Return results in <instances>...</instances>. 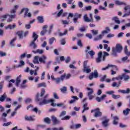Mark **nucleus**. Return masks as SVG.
I'll return each instance as SVG.
<instances>
[{
    "instance_id": "1",
    "label": "nucleus",
    "mask_w": 130,
    "mask_h": 130,
    "mask_svg": "<svg viewBox=\"0 0 130 130\" xmlns=\"http://www.w3.org/2000/svg\"><path fill=\"white\" fill-rule=\"evenodd\" d=\"M18 7L19 6H18V5H15L14 6V8L10 10V13L11 14H10V15L6 14L5 15H3L2 16L3 21L4 20H6V19H7V17H8V16H9V17H10V18L7 20V22L8 23H11V22H12L13 19H15V18H16V9H18Z\"/></svg>"
},
{
    "instance_id": "2",
    "label": "nucleus",
    "mask_w": 130,
    "mask_h": 130,
    "mask_svg": "<svg viewBox=\"0 0 130 130\" xmlns=\"http://www.w3.org/2000/svg\"><path fill=\"white\" fill-rule=\"evenodd\" d=\"M32 38H33V40L30 42L29 45L31 47H32L34 49H36V48H37V44L35 43V41L38 39V35L36 34V32H33Z\"/></svg>"
},
{
    "instance_id": "3",
    "label": "nucleus",
    "mask_w": 130,
    "mask_h": 130,
    "mask_svg": "<svg viewBox=\"0 0 130 130\" xmlns=\"http://www.w3.org/2000/svg\"><path fill=\"white\" fill-rule=\"evenodd\" d=\"M54 102V100H46V99H43V100L39 103V105L41 106L42 105H46V104H49V103H53Z\"/></svg>"
},
{
    "instance_id": "4",
    "label": "nucleus",
    "mask_w": 130,
    "mask_h": 130,
    "mask_svg": "<svg viewBox=\"0 0 130 130\" xmlns=\"http://www.w3.org/2000/svg\"><path fill=\"white\" fill-rule=\"evenodd\" d=\"M85 52H86V55H88V54H89V55L91 56V57H93L94 55H95V52L92 50H91V47L87 46L85 50Z\"/></svg>"
},
{
    "instance_id": "5",
    "label": "nucleus",
    "mask_w": 130,
    "mask_h": 130,
    "mask_svg": "<svg viewBox=\"0 0 130 130\" xmlns=\"http://www.w3.org/2000/svg\"><path fill=\"white\" fill-rule=\"evenodd\" d=\"M87 90H88L87 92V96L88 97L89 100H92L95 96L93 95V93H94V90L88 87L87 88Z\"/></svg>"
},
{
    "instance_id": "6",
    "label": "nucleus",
    "mask_w": 130,
    "mask_h": 130,
    "mask_svg": "<svg viewBox=\"0 0 130 130\" xmlns=\"http://www.w3.org/2000/svg\"><path fill=\"white\" fill-rule=\"evenodd\" d=\"M125 14L122 16L123 18L130 16V5H127L124 8Z\"/></svg>"
},
{
    "instance_id": "7",
    "label": "nucleus",
    "mask_w": 130,
    "mask_h": 130,
    "mask_svg": "<svg viewBox=\"0 0 130 130\" xmlns=\"http://www.w3.org/2000/svg\"><path fill=\"white\" fill-rule=\"evenodd\" d=\"M22 13H24V17H32V15L30 13H29V9L28 8H23L21 10L20 14H22Z\"/></svg>"
},
{
    "instance_id": "8",
    "label": "nucleus",
    "mask_w": 130,
    "mask_h": 130,
    "mask_svg": "<svg viewBox=\"0 0 130 130\" xmlns=\"http://www.w3.org/2000/svg\"><path fill=\"white\" fill-rule=\"evenodd\" d=\"M130 77L129 75H126L125 73H123L121 75L120 80H123L125 83H127L129 81Z\"/></svg>"
},
{
    "instance_id": "9",
    "label": "nucleus",
    "mask_w": 130,
    "mask_h": 130,
    "mask_svg": "<svg viewBox=\"0 0 130 130\" xmlns=\"http://www.w3.org/2000/svg\"><path fill=\"white\" fill-rule=\"evenodd\" d=\"M45 94V89H42L41 94H39V93H38L37 94L36 98V101H39V102L41 101V99H40V97H43Z\"/></svg>"
},
{
    "instance_id": "10",
    "label": "nucleus",
    "mask_w": 130,
    "mask_h": 130,
    "mask_svg": "<svg viewBox=\"0 0 130 130\" xmlns=\"http://www.w3.org/2000/svg\"><path fill=\"white\" fill-rule=\"evenodd\" d=\"M98 72L96 70H95L93 72H92L89 76V80H93V78H97L99 77Z\"/></svg>"
},
{
    "instance_id": "11",
    "label": "nucleus",
    "mask_w": 130,
    "mask_h": 130,
    "mask_svg": "<svg viewBox=\"0 0 130 130\" xmlns=\"http://www.w3.org/2000/svg\"><path fill=\"white\" fill-rule=\"evenodd\" d=\"M73 22L75 24L77 23L78 19L82 18V14H79L78 13H75L74 14Z\"/></svg>"
},
{
    "instance_id": "12",
    "label": "nucleus",
    "mask_w": 130,
    "mask_h": 130,
    "mask_svg": "<svg viewBox=\"0 0 130 130\" xmlns=\"http://www.w3.org/2000/svg\"><path fill=\"white\" fill-rule=\"evenodd\" d=\"M111 117L113 118V124L114 125H117L118 124V120H119V117L117 116H115L113 117V114H111Z\"/></svg>"
},
{
    "instance_id": "13",
    "label": "nucleus",
    "mask_w": 130,
    "mask_h": 130,
    "mask_svg": "<svg viewBox=\"0 0 130 130\" xmlns=\"http://www.w3.org/2000/svg\"><path fill=\"white\" fill-rule=\"evenodd\" d=\"M66 78V73H64L63 75L60 76V78H57L55 79V81L56 84H59L60 82H63V80Z\"/></svg>"
},
{
    "instance_id": "14",
    "label": "nucleus",
    "mask_w": 130,
    "mask_h": 130,
    "mask_svg": "<svg viewBox=\"0 0 130 130\" xmlns=\"http://www.w3.org/2000/svg\"><path fill=\"white\" fill-rule=\"evenodd\" d=\"M51 106H53V107H55V106H57V107H62V108H66L67 106L66 105H64V104L61 103L59 104H55L54 102H53L51 104Z\"/></svg>"
},
{
    "instance_id": "15",
    "label": "nucleus",
    "mask_w": 130,
    "mask_h": 130,
    "mask_svg": "<svg viewBox=\"0 0 130 130\" xmlns=\"http://www.w3.org/2000/svg\"><path fill=\"white\" fill-rule=\"evenodd\" d=\"M95 112L94 113V117H100L102 116V112L100 111V109L96 108L95 109Z\"/></svg>"
},
{
    "instance_id": "16",
    "label": "nucleus",
    "mask_w": 130,
    "mask_h": 130,
    "mask_svg": "<svg viewBox=\"0 0 130 130\" xmlns=\"http://www.w3.org/2000/svg\"><path fill=\"white\" fill-rule=\"evenodd\" d=\"M47 57L45 56V55H43L40 57H39V61H40V62H41L42 63H46V59H47Z\"/></svg>"
},
{
    "instance_id": "17",
    "label": "nucleus",
    "mask_w": 130,
    "mask_h": 130,
    "mask_svg": "<svg viewBox=\"0 0 130 130\" xmlns=\"http://www.w3.org/2000/svg\"><path fill=\"white\" fill-rule=\"evenodd\" d=\"M63 13V10L61 9L60 11L59 12H58V13L55 12V13H52V16H54V15H56V17L59 18V17H60L61 16V15H62Z\"/></svg>"
},
{
    "instance_id": "18",
    "label": "nucleus",
    "mask_w": 130,
    "mask_h": 130,
    "mask_svg": "<svg viewBox=\"0 0 130 130\" xmlns=\"http://www.w3.org/2000/svg\"><path fill=\"white\" fill-rule=\"evenodd\" d=\"M112 55H113V56H116V54L117 52L118 53H120V52H119L118 50H117L116 48L115 47H113L112 48Z\"/></svg>"
},
{
    "instance_id": "19",
    "label": "nucleus",
    "mask_w": 130,
    "mask_h": 130,
    "mask_svg": "<svg viewBox=\"0 0 130 130\" xmlns=\"http://www.w3.org/2000/svg\"><path fill=\"white\" fill-rule=\"evenodd\" d=\"M51 118H52V121L53 122V124L54 125L55 124H57L59 123V121L57 120V119L56 118V117L54 116H52Z\"/></svg>"
},
{
    "instance_id": "20",
    "label": "nucleus",
    "mask_w": 130,
    "mask_h": 130,
    "mask_svg": "<svg viewBox=\"0 0 130 130\" xmlns=\"http://www.w3.org/2000/svg\"><path fill=\"white\" fill-rule=\"evenodd\" d=\"M106 94H104L101 97L98 96L96 98L95 100H96L98 102H101V101H103V100L106 98Z\"/></svg>"
},
{
    "instance_id": "21",
    "label": "nucleus",
    "mask_w": 130,
    "mask_h": 130,
    "mask_svg": "<svg viewBox=\"0 0 130 130\" xmlns=\"http://www.w3.org/2000/svg\"><path fill=\"white\" fill-rule=\"evenodd\" d=\"M119 93H122V94H129L130 93V88H127L126 90H118Z\"/></svg>"
},
{
    "instance_id": "22",
    "label": "nucleus",
    "mask_w": 130,
    "mask_h": 130,
    "mask_svg": "<svg viewBox=\"0 0 130 130\" xmlns=\"http://www.w3.org/2000/svg\"><path fill=\"white\" fill-rule=\"evenodd\" d=\"M83 20L86 23H90V22H92V20L88 17V15L87 14L84 15Z\"/></svg>"
},
{
    "instance_id": "23",
    "label": "nucleus",
    "mask_w": 130,
    "mask_h": 130,
    "mask_svg": "<svg viewBox=\"0 0 130 130\" xmlns=\"http://www.w3.org/2000/svg\"><path fill=\"white\" fill-rule=\"evenodd\" d=\"M108 122H109V119H106L102 122V124L104 127H107L108 126Z\"/></svg>"
},
{
    "instance_id": "24",
    "label": "nucleus",
    "mask_w": 130,
    "mask_h": 130,
    "mask_svg": "<svg viewBox=\"0 0 130 130\" xmlns=\"http://www.w3.org/2000/svg\"><path fill=\"white\" fill-rule=\"evenodd\" d=\"M16 28V24L13 23V25L10 24L5 27L6 30H8V29H10V30H12V29H15Z\"/></svg>"
},
{
    "instance_id": "25",
    "label": "nucleus",
    "mask_w": 130,
    "mask_h": 130,
    "mask_svg": "<svg viewBox=\"0 0 130 130\" xmlns=\"http://www.w3.org/2000/svg\"><path fill=\"white\" fill-rule=\"evenodd\" d=\"M101 58H102V52H100L98 54V58H96V62L99 63L101 61Z\"/></svg>"
},
{
    "instance_id": "26",
    "label": "nucleus",
    "mask_w": 130,
    "mask_h": 130,
    "mask_svg": "<svg viewBox=\"0 0 130 130\" xmlns=\"http://www.w3.org/2000/svg\"><path fill=\"white\" fill-rule=\"evenodd\" d=\"M21 78H22V75H19L16 78V86H17V87H18L20 83H21Z\"/></svg>"
},
{
    "instance_id": "27",
    "label": "nucleus",
    "mask_w": 130,
    "mask_h": 130,
    "mask_svg": "<svg viewBox=\"0 0 130 130\" xmlns=\"http://www.w3.org/2000/svg\"><path fill=\"white\" fill-rule=\"evenodd\" d=\"M120 85H121V81H118V84L116 82H114L112 84V87H117V88H118Z\"/></svg>"
},
{
    "instance_id": "28",
    "label": "nucleus",
    "mask_w": 130,
    "mask_h": 130,
    "mask_svg": "<svg viewBox=\"0 0 130 130\" xmlns=\"http://www.w3.org/2000/svg\"><path fill=\"white\" fill-rule=\"evenodd\" d=\"M47 85H46V83L42 82L37 84V88H41L43 87V88H46Z\"/></svg>"
},
{
    "instance_id": "29",
    "label": "nucleus",
    "mask_w": 130,
    "mask_h": 130,
    "mask_svg": "<svg viewBox=\"0 0 130 130\" xmlns=\"http://www.w3.org/2000/svg\"><path fill=\"white\" fill-rule=\"evenodd\" d=\"M15 82H16V81H15V80L14 79L10 80L9 81V84L7 85V87L8 88H11L13 87V84H15Z\"/></svg>"
},
{
    "instance_id": "30",
    "label": "nucleus",
    "mask_w": 130,
    "mask_h": 130,
    "mask_svg": "<svg viewBox=\"0 0 130 130\" xmlns=\"http://www.w3.org/2000/svg\"><path fill=\"white\" fill-rule=\"evenodd\" d=\"M17 35L19 37V39H23V35H24V31H19L17 32Z\"/></svg>"
},
{
    "instance_id": "31",
    "label": "nucleus",
    "mask_w": 130,
    "mask_h": 130,
    "mask_svg": "<svg viewBox=\"0 0 130 130\" xmlns=\"http://www.w3.org/2000/svg\"><path fill=\"white\" fill-rule=\"evenodd\" d=\"M7 94H6V93H4L1 96L0 101H1V102H4V101H5L6 99H7Z\"/></svg>"
},
{
    "instance_id": "32",
    "label": "nucleus",
    "mask_w": 130,
    "mask_h": 130,
    "mask_svg": "<svg viewBox=\"0 0 130 130\" xmlns=\"http://www.w3.org/2000/svg\"><path fill=\"white\" fill-rule=\"evenodd\" d=\"M116 49L120 52H121V50H122V47L121 46L120 44H116V46L115 47Z\"/></svg>"
},
{
    "instance_id": "33",
    "label": "nucleus",
    "mask_w": 130,
    "mask_h": 130,
    "mask_svg": "<svg viewBox=\"0 0 130 130\" xmlns=\"http://www.w3.org/2000/svg\"><path fill=\"white\" fill-rule=\"evenodd\" d=\"M83 71L84 73H86L87 74H89V73H91V69L89 68V67H84Z\"/></svg>"
},
{
    "instance_id": "34",
    "label": "nucleus",
    "mask_w": 130,
    "mask_h": 130,
    "mask_svg": "<svg viewBox=\"0 0 130 130\" xmlns=\"http://www.w3.org/2000/svg\"><path fill=\"white\" fill-rule=\"evenodd\" d=\"M38 60H39V56H35L34 60H33L34 63L35 64H39V61Z\"/></svg>"
},
{
    "instance_id": "35",
    "label": "nucleus",
    "mask_w": 130,
    "mask_h": 130,
    "mask_svg": "<svg viewBox=\"0 0 130 130\" xmlns=\"http://www.w3.org/2000/svg\"><path fill=\"white\" fill-rule=\"evenodd\" d=\"M24 119L25 120H27L28 121H33V120H34V119L33 117H32V116H28L27 115H26L24 117Z\"/></svg>"
},
{
    "instance_id": "36",
    "label": "nucleus",
    "mask_w": 130,
    "mask_h": 130,
    "mask_svg": "<svg viewBox=\"0 0 130 130\" xmlns=\"http://www.w3.org/2000/svg\"><path fill=\"white\" fill-rule=\"evenodd\" d=\"M88 106V104H84L83 106V110L82 111V113H84L86 110H89V107Z\"/></svg>"
},
{
    "instance_id": "37",
    "label": "nucleus",
    "mask_w": 130,
    "mask_h": 130,
    "mask_svg": "<svg viewBox=\"0 0 130 130\" xmlns=\"http://www.w3.org/2000/svg\"><path fill=\"white\" fill-rule=\"evenodd\" d=\"M130 109L127 108L123 111V114L124 115H128L129 114Z\"/></svg>"
},
{
    "instance_id": "38",
    "label": "nucleus",
    "mask_w": 130,
    "mask_h": 130,
    "mask_svg": "<svg viewBox=\"0 0 130 130\" xmlns=\"http://www.w3.org/2000/svg\"><path fill=\"white\" fill-rule=\"evenodd\" d=\"M26 83H27V80H23V82L20 85L21 88H27V85H26Z\"/></svg>"
},
{
    "instance_id": "39",
    "label": "nucleus",
    "mask_w": 130,
    "mask_h": 130,
    "mask_svg": "<svg viewBox=\"0 0 130 130\" xmlns=\"http://www.w3.org/2000/svg\"><path fill=\"white\" fill-rule=\"evenodd\" d=\"M44 122L47 124H50V122H51V120L49 117H46L44 119Z\"/></svg>"
},
{
    "instance_id": "40",
    "label": "nucleus",
    "mask_w": 130,
    "mask_h": 130,
    "mask_svg": "<svg viewBox=\"0 0 130 130\" xmlns=\"http://www.w3.org/2000/svg\"><path fill=\"white\" fill-rule=\"evenodd\" d=\"M104 49H106L107 51V52H109L110 51V50L111 48H110V47H108V45L105 44L104 45Z\"/></svg>"
},
{
    "instance_id": "41",
    "label": "nucleus",
    "mask_w": 130,
    "mask_h": 130,
    "mask_svg": "<svg viewBox=\"0 0 130 130\" xmlns=\"http://www.w3.org/2000/svg\"><path fill=\"white\" fill-rule=\"evenodd\" d=\"M115 4L117 6H121L122 5H125V3H124L123 2H121L119 1H115Z\"/></svg>"
},
{
    "instance_id": "42",
    "label": "nucleus",
    "mask_w": 130,
    "mask_h": 130,
    "mask_svg": "<svg viewBox=\"0 0 130 130\" xmlns=\"http://www.w3.org/2000/svg\"><path fill=\"white\" fill-rule=\"evenodd\" d=\"M25 66V62L23 60H20L19 64L17 66V68H22V67H24Z\"/></svg>"
},
{
    "instance_id": "43",
    "label": "nucleus",
    "mask_w": 130,
    "mask_h": 130,
    "mask_svg": "<svg viewBox=\"0 0 130 130\" xmlns=\"http://www.w3.org/2000/svg\"><path fill=\"white\" fill-rule=\"evenodd\" d=\"M113 20L115 23H116V24H120V21H119V19L117 18V17H113Z\"/></svg>"
},
{
    "instance_id": "44",
    "label": "nucleus",
    "mask_w": 130,
    "mask_h": 130,
    "mask_svg": "<svg viewBox=\"0 0 130 130\" xmlns=\"http://www.w3.org/2000/svg\"><path fill=\"white\" fill-rule=\"evenodd\" d=\"M55 40V38L54 37L51 38L49 39V42L50 45H52V44L53 43V42H54Z\"/></svg>"
},
{
    "instance_id": "45",
    "label": "nucleus",
    "mask_w": 130,
    "mask_h": 130,
    "mask_svg": "<svg viewBox=\"0 0 130 130\" xmlns=\"http://www.w3.org/2000/svg\"><path fill=\"white\" fill-rule=\"evenodd\" d=\"M111 67H113L112 64H108V66L105 68H103L102 69V71H106V70H108L110 68H111Z\"/></svg>"
},
{
    "instance_id": "46",
    "label": "nucleus",
    "mask_w": 130,
    "mask_h": 130,
    "mask_svg": "<svg viewBox=\"0 0 130 130\" xmlns=\"http://www.w3.org/2000/svg\"><path fill=\"white\" fill-rule=\"evenodd\" d=\"M38 20L39 21V23H43V16H40L38 17Z\"/></svg>"
},
{
    "instance_id": "47",
    "label": "nucleus",
    "mask_w": 130,
    "mask_h": 130,
    "mask_svg": "<svg viewBox=\"0 0 130 130\" xmlns=\"http://www.w3.org/2000/svg\"><path fill=\"white\" fill-rule=\"evenodd\" d=\"M2 119L3 121H6V119L5 118H4V117H7V116H8V113H3L2 115Z\"/></svg>"
},
{
    "instance_id": "48",
    "label": "nucleus",
    "mask_w": 130,
    "mask_h": 130,
    "mask_svg": "<svg viewBox=\"0 0 130 130\" xmlns=\"http://www.w3.org/2000/svg\"><path fill=\"white\" fill-rule=\"evenodd\" d=\"M121 61H122V62H125V61H127V62L129 61V60H127V56H125L121 58Z\"/></svg>"
},
{
    "instance_id": "49",
    "label": "nucleus",
    "mask_w": 130,
    "mask_h": 130,
    "mask_svg": "<svg viewBox=\"0 0 130 130\" xmlns=\"http://www.w3.org/2000/svg\"><path fill=\"white\" fill-rule=\"evenodd\" d=\"M112 99H118V98H120V95L119 94H117V95H115V94H112Z\"/></svg>"
},
{
    "instance_id": "50",
    "label": "nucleus",
    "mask_w": 130,
    "mask_h": 130,
    "mask_svg": "<svg viewBox=\"0 0 130 130\" xmlns=\"http://www.w3.org/2000/svg\"><path fill=\"white\" fill-rule=\"evenodd\" d=\"M71 118L70 116H65L64 117L61 118V120H69Z\"/></svg>"
},
{
    "instance_id": "51",
    "label": "nucleus",
    "mask_w": 130,
    "mask_h": 130,
    "mask_svg": "<svg viewBox=\"0 0 130 130\" xmlns=\"http://www.w3.org/2000/svg\"><path fill=\"white\" fill-rule=\"evenodd\" d=\"M109 55V54L107 53V52H104V55L103 57V60L104 61L105 60V57L106 56H108Z\"/></svg>"
},
{
    "instance_id": "52",
    "label": "nucleus",
    "mask_w": 130,
    "mask_h": 130,
    "mask_svg": "<svg viewBox=\"0 0 130 130\" xmlns=\"http://www.w3.org/2000/svg\"><path fill=\"white\" fill-rule=\"evenodd\" d=\"M114 93L115 92L113 90L106 92V93L108 95H112H112L114 94Z\"/></svg>"
},
{
    "instance_id": "53",
    "label": "nucleus",
    "mask_w": 130,
    "mask_h": 130,
    "mask_svg": "<svg viewBox=\"0 0 130 130\" xmlns=\"http://www.w3.org/2000/svg\"><path fill=\"white\" fill-rule=\"evenodd\" d=\"M68 34V30H66L63 33L60 32L59 36L61 37L62 36H64V35H67Z\"/></svg>"
},
{
    "instance_id": "54",
    "label": "nucleus",
    "mask_w": 130,
    "mask_h": 130,
    "mask_svg": "<svg viewBox=\"0 0 130 130\" xmlns=\"http://www.w3.org/2000/svg\"><path fill=\"white\" fill-rule=\"evenodd\" d=\"M60 91L62 93H64L65 92H67V87L66 86H63L62 88H60Z\"/></svg>"
},
{
    "instance_id": "55",
    "label": "nucleus",
    "mask_w": 130,
    "mask_h": 130,
    "mask_svg": "<svg viewBox=\"0 0 130 130\" xmlns=\"http://www.w3.org/2000/svg\"><path fill=\"white\" fill-rule=\"evenodd\" d=\"M67 114V112L66 111H63L60 113L59 115V117H61L62 116H64Z\"/></svg>"
},
{
    "instance_id": "56",
    "label": "nucleus",
    "mask_w": 130,
    "mask_h": 130,
    "mask_svg": "<svg viewBox=\"0 0 130 130\" xmlns=\"http://www.w3.org/2000/svg\"><path fill=\"white\" fill-rule=\"evenodd\" d=\"M106 78H107V76L106 75H104L103 77L101 78V82H104L106 80Z\"/></svg>"
},
{
    "instance_id": "57",
    "label": "nucleus",
    "mask_w": 130,
    "mask_h": 130,
    "mask_svg": "<svg viewBox=\"0 0 130 130\" xmlns=\"http://www.w3.org/2000/svg\"><path fill=\"white\" fill-rule=\"evenodd\" d=\"M93 35H97L98 34V30L92 29L91 30Z\"/></svg>"
},
{
    "instance_id": "58",
    "label": "nucleus",
    "mask_w": 130,
    "mask_h": 130,
    "mask_svg": "<svg viewBox=\"0 0 130 130\" xmlns=\"http://www.w3.org/2000/svg\"><path fill=\"white\" fill-rule=\"evenodd\" d=\"M25 103H31L32 102V99L27 98L25 100Z\"/></svg>"
},
{
    "instance_id": "59",
    "label": "nucleus",
    "mask_w": 130,
    "mask_h": 130,
    "mask_svg": "<svg viewBox=\"0 0 130 130\" xmlns=\"http://www.w3.org/2000/svg\"><path fill=\"white\" fill-rule=\"evenodd\" d=\"M4 83L5 82L4 81H2L0 82V91H2V90H3Z\"/></svg>"
},
{
    "instance_id": "60",
    "label": "nucleus",
    "mask_w": 130,
    "mask_h": 130,
    "mask_svg": "<svg viewBox=\"0 0 130 130\" xmlns=\"http://www.w3.org/2000/svg\"><path fill=\"white\" fill-rule=\"evenodd\" d=\"M61 22L63 25H69L70 24V22L67 20H61Z\"/></svg>"
},
{
    "instance_id": "61",
    "label": "nucleus",
    "mask_w": 130,
    "mask_h": 130,
    "mask_svg": "<svg viewBox=\"0 0 130 130\" xmlns=\"http://www.w3.org/2000/svg\"><path fill=\"white\" fill-rule=\"evenodd\" d=\"M7 56V53H5L2 51H0V56L3 57V56Z\"/></svg>"
},
{
    "instance_id": "62",
    "label": "nucleus",
    "mask_w": 130,
    "mask_h": 130,
    "mask_svg": "<svg viewBox=\"0 0 130 130\" xmlns=\"http://www.w3.org/2000/svg\"><path fill=\"white\" fill-rule=\"evenodd\" d=\"M100 39H102V35H100L98 38H95L94 39V41L97 40H100Z\"/></svg>"
},
{
    "instance_id": "63",
    "label": "nucleus",
    "mask_w": 130,
    "mask_h": 130,
    "mask_svg": "<svg viewBox=\"0 0 130 130\" xmlns=\"http://www.w3.org/2000/svg\"><path fill=\"white\" fill-rule=\"evenodd\" d=\"M12 124L11 122H8L7 123H4L3 124V126H9V125H11Z\"/></svg>"
},
{
    "instance_id": "64",
    "label": "nucleus",
    "mask_w": 130,
    "mask_h": 130,
    "mask_svg": "<svg viewBox=\"0 0 130 130\" xmlns=\"http://www.w3.org/2000/svg\"><path fill=\"white\" fill-rule=\"evenodd\" d=\"M51 130H63V127H60L59 128L54 127L51 128Z\"/></svg>"
}]
</instances>
